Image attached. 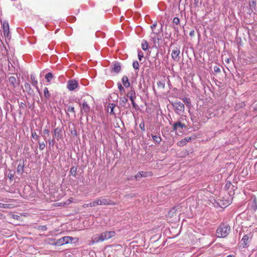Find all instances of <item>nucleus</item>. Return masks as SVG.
Segmentation results:
<instances>
[{
    "label": "nucleus",
    "mask_w": 257,
    "mask_h": 257,
    "mask_svg": "<svg viewBox=\"0 0 257 257\" xmlns=\"http://www.w3.org/2000/svg\"><path fill=\"white\" fill-rule=\"evenodd\" d=\"M115 235L114 231H105L100 234H96L92 237V243H96L99 241H103L105 240L110 238Z\"/></svg>",
    "instance_id": "nucleus-1"
},
{
    "label": "nucleus",
    "mask_w": 257,
    "mask_h": 257,
    "mask_svg": "<svg viewBox=\"0 0 257 257\" xmlns=\"http://www.w3.org/2000/svg\"><path fill=\"white\" fill-rule=\"evenodd\" d=\"M230 227L229 225L225 224H221L218 227L216 235L218 237H225L230 232Z\"/></svg>",
    "instance_id": "nucleus-2"
},
{
    "label": "nucleus",
    "mask_w": 257,
    "mask_h": 257,
    "mask_svg": "<svg viewBox=\"0 0 257 257\" xmlns=\"http://www.w3.org/2000/svg\"><path fill=\"white\" fill-rule=\"evenodd\" d=\"M116 203L110 199L105 198H97L95 201L90 202L89 204H87V206L94 207L97 205H115Z\"/></svg>",
    "instance_id": "nucleus-3"
},
{
    "label": "nucleus",
    "mask_w": 257,
    "mask_h": 257,
    "mask_svg": "<svg viewBox=\"0 0 257 257\" xmlns=\"http://www.w3.org/2000/svg\"><path fill=\"white\" fill-rule=\"evenodd\" d=\"M73 238L69 236H64L61 238L57 239L56 241L53 243V244L55 245H62L68 243L72 242Z\"/></svg>",
    "instance_id": "nucleus-4"
},
{
    "label": "nucleus",
    "mask_w": 257,
    "mask_h": 257,
    "mask_svg": "<svg viewBox=\"0 0 257 257\" xmlns=\"http://www.w3.org/2000/svg\"><path fill=\"white\" fill-rule=\"evenodd\" d=\"M78 85V82L76 80H70L67 82V88L71 91L77 88Z\"/></svg>",
    "instance_id": "nucleus-5"
},
{
    "label": "nucleus",
    "mask_w": 257,
    "mask_h": 257,
    "mask_svg": "<svg viewBox=\"0 0 257 257\" xmlns=\"http://www.w3.org/2000/svg\"><path fill=\"white\" fill-rule=\"evenodd\" d=\"M180 50L177 47H175L172 50V57L174 60L178 61L180 59Z\"/></svg>",
    "instance_id": "nucleus-6"
},
{
    "label": "nucleus",
    "mask_w": 257,
    "mask_h": 257,
    "mask_svg": "<svg viewBox=\"0 0 257 257\" xmlns=\"http://www.w3.org/2000/svg\"><path fill=\"white\" fill-rule=\"evenodd\" d=\"M186 125L185 124L181 123L180 121H177L174 123L173 125V130L174 131L178 130L181 132L184 127H185Z\"/></svg>",
    "instance_id": "nucleus-7"
},
{
    "label": "nucleus",
    "mask_w": 257,
    "mask_h": 257,
    "mask_svg": "<svg viewBox=\"0 0 257 257\" xmlns=\"http://www.w3.org/2000/svg\"><path fill=\"white\" fill-rule=\"evenodd\" d=\"M62 137V131L60 128L57 127L54 129L53 133V138H56L57 140H60Z\"/></svg>",
    "instance_id": "nucleus-8"
},
{
    "label": "nucleus",
    "mask_w": 257,
    "mask_h": 257,
    "mask_svg": "<svg viewBox=\"0 0 257 257\" xmlns=\"http://www.w3.org/2000/svg\"><path fill=\"white\" fill-rule=\"evenodd\" d=\"M121 70V66L118 62H114L111 65V70L116 73H119Z\"/></svg>",
    "instance_id": "nucleus-9"
},
{
    "label": "nucleus",
    "mask_w": 257,
    "mask_h": 257,
    "mask_svg": "<svg viewBox=\"0 0 257 257\" xmlns=\"http://www.w3.org/2000/svg\"><path fill=\"white\" fill-rule=\"evenodd\" d=\"M249 240V236L247 235H245L242 238L240 241V246L242 248H244L246 246Z\"/></svg>",
    "instance_id": "nucleus-10"
},
{
    "label": "nucleus",
    "mask_w": 257,
    "mask_h": 257,
    "mask_svg": "<svg viewBox=\"0 0 257 257\" xmlns=\"http://www.w3.org/2000/svg\"><path fill=\"white\" fill-rule=\"evenodd\" d=\"M82 110H81V113H83V111L85 115H88L90 112V107L88 105L86 101L83 102L82 103Z\"/></svg>",
    "instance_id": "nucleus-11"
},
{
    "label": "nucleus",
    "mask_w": 257,
    "mask_h": 257,
    "mask_svg": "<svg viewBox=\"0 0 257 257\" xmlns=\"http://www.w3.org/2000/svg\"><path fill=\"white\" fill-rule=\"evenodd\" d=\"M19 80H17L16 78L14 76H11L9 78V83L12 85L13 88H16L17 85L19 84Z\"/></svg>",
    "instance_id": "nucleus-12"
},
{
    "label": "nucleus",
    "mask_w": 257,
    "mask_h": 257,
    "mask_svg": "<svg viewBox=\"0 0 257 257\" xmlns=\"http://www.w3.org/2000/svg\"><path fill=\"white\" fill-rule=\"evenodd\" d=\"M3 31L4 35L8 36L9 33V25L7 22H4L3 27Z\"/></svg>",
    "instance_id": "nucleus-13"
},
{
    "label": "nucleus",
    "mask_w": 257,
    "mask_h": 257,
    "mask_svg": "<svg viewBox=\"0 0 257 257\" xmlns=\"http://www.w3.org/2000/svg\"><path fill=\"white\" fill-rule=\"evenodd\" d=\"M248 207L254 211H256L257 209V203L255 198L249 202Z\"/></svg>",
    "instance_id": "nucleus-14"
},
{
    "label": "nucleus",
    "mask_w": 257,
    "mask_h": 257,
    "mask_svg": "<svg viewBox=\"0 0 257 257\" xmlns=\"http://www.w3.org/2000/svg\"><path fill=\"white\" fill-rule=\"evenodd\" d=\"M179 208V206L173 207L168 212V215L170 217H173Z\"/></svg>",
    "instance_id": "nucleus-15"
},
{
    "label": "nucleus",
    "mask_w": 257,
    "mask_h": 257,
    "mask_svg": "<svg viewBox=\"0 0 257 257\" xmlns=\"http://www.w3.org/2000/svg\"><path fill=\"white\" fill-rule=\"evenodd\" d=\"M179 24H180L179 19L177 17L174 18L173 20L172 25H173V27H174V28L175 30H176L177 31H178V29L179 28Z\"/></svg>",
    "instance_id": "nucleus-16"
},
{
    "label": "nucleus",
    "mask_w": 257,
    "mask_h": 257,
    "mask_svg": "<svg viewBox=\"0 0 257 257\" xmlns=\"http://www.w3.org/2000/svg\"><path fill=\"white\" fill-rule=\"evenodd\" d=\"M174 106L176 107V109L180 111H184V104L181 102L179 101L178 102L175 103Z\"/></svg>",
    "instance_id": "nucleus-17"
},
{
    "label": "nucleus",
    "mask_w": 257,
    "mask_h": 257,
    "mask_svg": "<svg viewBox=\"0 0 257 257\" xmlns=\"http://www.w3.org/2000/svg\"><path fill=\"white\" fill-rule=\"evenodd\" d=\"M126 96L129 97L131 100L134 99L136 98V93L134 89L132 88L131 90L127 93Z\"/></svg>",
    "instance_id": "nucleus-18"
},
{
    "label": "nucleus",
    "mask_w": 257,
    "mask_h": 257,
    "mask_svg": "<svg viewBox=\"0 0 257 257\" xmlns=\"http://www.w3.org/2000/svg\"><path fill=\"white\" fill-rule=\"evenodd\" d=\"M191 140V138L187 137L182 140L179 143H178V146H183L186 145V144Z\"/></svg>",
    "instance_id": "nucleus-19"
},
{
    "label": "nucleus",
    "mask_w": 257,
    "mask_h": 257,
    "mask_svg": "<svg viewBox=\"0 0 257 257\" xmlns=\"http://www.w3.org/2000/svg\"><path fill=\"white\" fill-rule=\"evenodd\" d=\"M122 81L123 85L125 87H128L130 86V83L129 82L128 77L126 76L125 75V76H123L122 79Z\"/></svg>",
    "instance_id": "nucleus-20"
},
{
    "label": "nucleus",
    "mask_w": 257,
    "mask_h": 257,
    "mask_svg": "<svg viewBox=\"0 0 257 257\" xmlns=\"http://www.w3.org/2000/svg\"><path fill=\"white\" fill-rule=\"evenodd\" d=\"M147 172H139L137 173V174L135 176V178L137 180L142 178L147 177Z\"/></svg>",
    "instance_id": "nucleus-21"
},
{
    "label": "nucleus",
    "mask_w": 257,
    "mask_h": 257,
    "mask_svg": "<svg viewBox=\"0 0 257 257\" xmlns=\"http://www.w3.org/2000/svg\"><path fill=\"white\" fill-rule=\"evenodd\" d=\"M183 101L185 104L190 109L191 106V100L189 98L184 97L183 99Z\"/></svg>",
    "instance_id": "nucleus-22"
},
{
    "label": "nucleus",
    "mask_w": 257,
    "mask_h": 257,
    "mask_svg": "<svg viewBox=\"0 0 257 257\" xmlns=\"http://www.w3.org/2000/svg\"><path fill=\"white\" fill-rule=\"evenodd\" d=\"M67 111L69 112H71L74 116H75L76 113L75 111V109L74 106L71 105H68L67 106Z\"/></svg>",
    "instance_id": "nucleus-23"
},
{
    "label": "nucleus",
    "mask_w": 257,
    "mask_h": 257,
    "mask_svg": "<svg viewBox=\"0 0 257 257\" xmlns=\"http://www.w3.org/2000/svg\"><path fill=\"white\" fill-rule=\"evenodd\" d=\"M44 95L46 99H49L50 97V94L49 92L48 88L47 87H45L44 89Z\"/></svg>",
    "instance_id": "nucleus-24"
},
{
    "label": "nucleus",
    "mask_w": 257,
    "mask_h": 257,
    "mask_svg": "<svg viewBox=\"0 0 257 257\" xmlns=\"http://www.w3.org/2000/svg\"><path fill=\"white\" fill-rule=\"evenodd\" d=\"M152 137L153 141L156 143L160 144V143L161 141V138L159 136H155V135H152Z\"/></svg>",
    "instance_id": "nucleus-25"
},
{
    "label": "nucleus",
    "mask_w": 257,
    "mask_h": 257,
    "mask_svg": "<svg viewBox=\"0 0 257 257\" xmlns=\"http://www.w3.org/2000/svg\"><path fill=\"white\" fill-rule=\"evenodd\" d=\"M24 165L19 164L17 167V172L20 174H22L23 172Z\"/></svg>",
    "instance_id": "nucleus-26"
},
{
    "label": "nucleus",
    "mask_w": 257,
    "mask_h": 257,
    "mask_svg": "<svg viewBox=\"0 0 257 257\" xmlns=\"http://www.w3.org/2000/svg\"><path fill=\"white\" fill-rule=\"evenodd\" d=\"M76 173H77V167L76 166L72 167L70 170V174L73 176H76Z\"/></svg>",
    "instance_id": "nucleus-27"
},
{
    "label": "nucleus",
    "mask_w": 257,
    "mask_h": 257,
    "mask_svg": "<svg viewBox=\"0 0 257 257\" xmlns=\"http://www.w3.org/2000/svg\"><path fill=\"white\" fill-rule=\"evenodd\" d=\"M31 79H32V84H33V86H34L37 89H38V86H37V83H38V81L37 80H36L35 79V77L33 75H31Z\"/></svg>",
    "instance_id": "nucleus-28"
},
{
    "label": "nucleus",
    "mask_w": 257,
    "mask_h": 257,
    "mask_svg": "<svg viewBox=\"0 0 257 257\" xmlns=\"http://www.w3.org/2000/svg\"><path fill=\"white\" fill-rule=\"evenodd\" d=\"M115 107V104L114 103H109L108 105V107H109L110 109L109 113L111 114H114V112H113V109Z\"/></svg>",
    "instance_id": "nucleus-29"
},
{
    "label": "nucleus",
    "mask_w": 257,
    "mask_h": 257,
    "mask_svg": "<svg viewBox=\"0 0 257 257\" xmlns=\"http://www.w3.org/2000/svg\"><path fill=\"white\" fill-rule=\"evenodd\" d=\"M53 78V74L52 73H48L45 75V78L47 79L48 82H50V80Z\"/></svg>",
    "instance_id": "nucleus-30"
},
{
    "label": "nucleus",
    "mask_w": 257,
    "mask_h": 257,
    "mask_svg": "<svg viewBox=\"0 0 257 257\" xmlns=\"http://www.w3.org/2000/svg\"><path fill=\"white\" fill-rule=\"evenodd\" d=\"M148 44L146 41H144L142 44V48L143 50L146 51L148 49Z\"/></svg>",
    "instance_id": "nucleus-31"
},
{
    "label": "nucleus",
    "mask_w": 257,
    "mask_h": 257,
    "mask_svg": "<svg viewBox=\"0 0 257 257\" xmlns=\"http://www.w3.org/2000/svg\"><path fill=\"white\" fill-rule=\"evenodd\" d=\"M24 86L25 89L28 92H30V91L32 90L30 84L28 83H25Z\"/></svg>",
    "instance_id": "nucleus-32"
},
{
    "label": "nucleus",
    "mask_w": 257,
    "mask_h": 257,
    "mask_svg": "<svg viewBox=\"0 0 257 257\" xmlns=\"http://www.w3.org/2000/svg\"><path fill=\"white\" fill-rule=\"evenodd\" d=\"M133 66L136 70L139 69V64L137 61H134L133 63Z\"/></svg>",
    "instance_id": "nucleus-33"
},
{
    "label": "nucleus",
    "mask_w": 257,
    "mask_h": 257,
    "mask_svg": "<svg viewBox=\"0 0 257 257\" xmlns=\"http://www.w3.org/2000/svg\"><path fill=\"white\" fill-rule=\"evenodd\" d=\"M128 100L125 97H122L120 98V103L125 104L127 102Z\"/></svg>",
    "instance_id": "nucleus-34"
},
{
    "label": "nucleus",
    "mask_w": 257,
    "mask_h": 257,
    "mask_svg": "<svg viewBox=\"0 0 257 257\" xmlns=\"http://www.w3.org/2000/svg\"><path fill=\"white\" fill-rule=\"evenodd\" d=\"M39 149L40 150H43L46 147V145L44 142L42 143H39Z\"/></svg>",
    "instance_id": "nucleus-35"
},
{
    "label": "nucleus",
    "mask_w": 257,
    "mask_h": 257,
    "mask_svg": "<svg viewBox=\"0 0 257 257\" xmlns=\"http://www.w3.org/2000/svg\"><path fill=\"white\" fill-rule=\"evenodd\" d=\"M118 88L120 92H124V89L122 86L121 84L120 83H118L117 84Z\"/></svg>",
    "instance_id": "nucleus-36"
},
{
    "label": "nucleus",
    "mask_w": 257,
    "mask_h": 257,
    "mask_svg": "<svg viewBox=\"0 0 257 257\" xmlns=\"http://www.w3.org/2000/svg\"><path fill=\"white\" fill-rule=\"evenodd\" d=\"M144 57L143 53L142 51H140L138 52V58L140 61L142 60V58Z\"/></svg>",
    "instance_id": "nucleus-37"
},
{
    "label": "nucleus",
    "mask_w": 257,
    "mask_h": 257,
    "mask_svg": "<svg viewBox=\"0 0 257 257\" xmlns=\"http://www.w3.org/2000/svg\"><path fill=\"white\" fill-rule=\"evenodd\" d=\"M32 136L34 139L38 140L39 138V136L37 135L36 132H32Z\"/></svg>",
    "instance_id": "nucleus-38"
},
{
    "label": "nucleus",
    "mask_w": 257,
    "mask_h": 257,
    "mask_svg": "<svg viewBox=\"0 0 257 257\" xmlns=\"http://www.w3.org/2000/svg\"><path fill=\"white\" fill-rule=\"evenodd\" d=\"M39 229L40 230H42L43 231H45L47 230V228L46 226H45V225H41V226H39Z\"/></svg>",
    "instance_id": "nucleus-39"
},
{
    "label": "nucleus",
    "mask_w": 257,
    "mask_h": 257,
    "mask_svg": "<svg viewBox=\"0 0 257 257\" xmlns=\"http://www.w3.org/2000/svg\"><path fill=\"white\" fill-rule=\"evenodd\" d=\"M140 127L141 129L143 131H145V123L144 122H141L140 124Z\"/></svg>",
    "instance_id": "nucleus-40"
},
{
    "label": "nucleus",
    "mask_w": 257,
    "mask_h": 257,
    "mask_svg": "<svg viewBox=\"0 0 257 257\" xmlns=\"http://www.w3.org/2000/svg\"><path fill=\"white\" fill-rule=\"evenodd\" d=\"M214 70L215 72L218 73L220 72V69L219 67L215 66L214 67Z\"/></svg>",
    "instance_id": "nucleus-41"
},
{
    "label": "nucleus",
    "mask_w": 257,
    "mask_h": 257,
    "mask_svg": "<svg viewBox=\"0 0 257 257\" xmlns=\"http://www.w3.org/2000/svg\"><path fill=\"white\" fill-rule=\"evenodd\" d=\"M48 141L49 145L52 146H54L55 142L53 140H49Z\"/></svg>",
    "instance_id": "nucleus-42"
},
{
    "label": "nucleus",
    "mask_w": 257,
    "mask_h": 257,
    "mask_svg": "<svg viewBox=\"0 0 257 257\" xmlns=\"http://www.w3.org/2000/svg\"><path fill=\"white\" fill-rule=\"evenodd\" d=\"M43 134H44V135H49V130H48V129H45V130L43 131Z\"/></svg>",
    "instance_id": "nucleus-43"
},
{
    "label": "nucleus",
    "mask_w": 257,
    "mask_h": 257,
    "mask_svg": "<svg viewBox=\"0 0 257 257\" xmlns=\"http://www.w3.org/2000/svg\"><path fill=\"white\" fill-rule=\"evenodd\" d=\"M7 205V204L0 203V207L1 208H6V206Z\"/></svg>",
    "instance_id": "nucleus-44"
},
{
    "label": "nucleus",
    "mask_w": 257,
    "mask_h": 257,
    "mask_svg": "<svg viewBox=\"0 0 257 257\" xmlns=\"http://www.w3.org/2000/svg\"><path fill=\"white\" fill-rule=\"evenodd\" d=\"M132 104H133V106L134 108H136L137 107V105L134 102V99L133 100H132Z\"/></svg>",
    "instance_id": "nucleus-45"
},
{
    "label": "nucleus",
    "mask_w": 257,
    "mask_h": 257,
    "mask_svg": "<svg viewBox=\"0 0 257 257\" xmlns=\"http://www.w3.org/2000/svg\"><path fill=\"white\" fill-rule=\"evenodd\" d=\"M157 26V23H154V24H153L152 25H151V28L153 29H154Z\"/></svg>",
    "instance_id": "nucleus-46"
},
{
    "label": "nucleus",
    "mask_w": 257,
    "mask_h": 257,
    "mask_svg": "<svg viewBox=\"0 0 257 257\" xmlns=\"http://www.w3.org/2000/svg\"><path fill=\"white\" fill-rule=\"evenodd\" d=\"M189 34H190V35L191 36H192V35L193 34V31H190V33H189Z\"/></svg>",
    "instance_id": "nucleus-47"
},
{
    "label": "nucleus",
    "mask_w": 257,
    "mask_h": 257,
    "mask_svg": "<svg viewBox=\"0 0 257 257\" xmlns=\"http://www.w3.org/2000/svg\"><path fill=\"white\" fill-rule=\"evenodd\" d=\"M227 257H235V256L233 255H228Z\"/></svg>",
    "instance_id": "nucleus-48"
},
{
    "label": "nucleus",
    "mask_w": 257,
    "mask_h": 257,
    "mask_svg": "<svg viewBox=\"0 0 257 257\" xmlns=\"http://www.w3.org/2000/svg\"><path fill=\"white\" fill-rule=\"evenodd\" d=\"M3 215L2 213H0V218H1V217H2V216H3Z\"/></svg>",
    "instance_id": "nucleus-49"
},
{
    "label": "nucleus",
    "mask_w": 257,
    "mask_h": 257,
    "mask_svg": "<svg viewBox=\"0 0 257 257\" xmlns=\"http://www.w3.org/2000/svg\"><path fill=\"white\" fill-rule=\"evenodd\" d=\"M44 140L46 141V138L45 137H44Z\"/></svg>",
    "instance_id": "nucleus-50"
}]
</instances>
